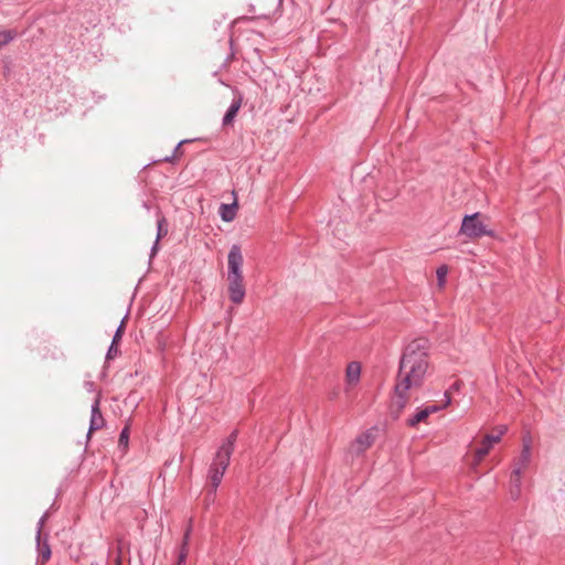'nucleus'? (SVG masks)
I'll use <instances>...</instances> for the list:
<instances>
[{
    "label": "nucleus",
    "instance_id": "19",
    "mask_svg": "<svg viewBox=\"0 0 565 565\" xmlns=\"http://www.w3.org/2000/svg\"><path fill=\"white\" fill-rule=\"evenodd\" d=\"M447 273H448V268L446 265H443L437 268L436 275H437V280H438L439 287H444Z\"/></svg>",
    "mask_w": 565,
    "mask_h": 565
},
{
    "label": "nucleus",
    "instance_id": "15",
    "mask_svg": "<svg viewBox=\"0 0 565 565\" xmlns=\"http://www.w3.org/2000/svg\"><path fill=\"white\" fill-rule=\"evenodd\" d=\"M507 426H500L497 434H488L483 438V444H497L507 431Z\"/></svg>",
    "mask_w": 565,
    "mask_h": 565
},
{
    "label": "nucleus",
    "instance_id": "28",
    "mask_svg": "<svg viewBox=\"0 0 565 565\" xmlns=\"http://www.w3.org/2000/svg\"><path fill=\"white\" fill-rule=\"evenodd\" d=\"M85 386H86L87 391H89V392H93L95 390V385L93 382H86Z\"/></svg>",
    "mask_w": 565,
    "mask_h": 565
},
{
    "label": "nucleus",
    "instance_id": "1",
    "mask_svg": "<svg viewBox=\"0 0 565 565\" xmlns=\"http://www.w3.org/2000/svg\"><path fill=\"white\" fill-rule=\"evenodd\" d=\"M428 341L418 338L409 342L402 354L397 382L395 384V405L402 411L407 403V392L419 387L428 369Z\"/></svg>",
    "mask_w": 565,
    "mask_h": 565
},
{
    "label": "nucleus",
    "instance_id": "4",
    "mask_svg": "<svg viewBox=\"0 0 565 565\" xmlns=\"http://www.w3.org/2000/svg\"><path fill=\"white\" fill-rule=\"evenodd\" d=\"M375 433L376 428H371L360 434L350 445L349 454L356 457L363 455L374 444Z\"/></svg>",
    "mask_w": 565,
    "mask_h": 565
},
{
    "label": "nucleus",
    "instance_id": "10",
    "mask_svg": "<svg viewBox=\"0 0 565 565\" xmlns=\"http://www.w3.org/2000/svg\"><path fill=\"white\" fill-rule=\"evenodd\" d=\"M439 409L437 406H428L416 412L414 416L407 419L409 427H415L420 422L425 420L430 414L436 413Z\"/></svg>",
    "mask_w": 565,
    "mask_h": 565
},
{
    "label": "nucleus",
    "instance_id": "25",
    "mask_svg": "<svg viewBox=\"0 0 565 565\" xmlns=\"http://www.w3.org/2000/svg\"><path fill=\"white\" fill-rule=\"evenodd\" d=\"M158 250H159V241L156 239L151 247V250H150V258H153L157 255Z\"/></svg>",
    "mask_w": 565,
    "mask_h": 565
},
{
    "label": "nucleus",
    "instance_id": "3",
    "mask_svg": "<svg viewBox=\"0 0 565 565\" xmlns=\"http://www.w3.org/2000/svg\"><path fill=\"white\" fill-rule=\"evenodd\" d=\"M480 213L465 215L461 222L460 233L471 239L482 236L493 237L494 232L487 227V225L480 220Z\"/></svg>",
    "mask_w": 565,
    "mask_h": 565
},
{
    "label": "nucleus",
    "instance_id": "7",
    "mask_svg": "<svg viewBox=\"0 0 565 565\" xmlns=\"http://www.w3.org/2000/svg\"><path fill=\"white\" fill-rule=\"evenodd\" d=\"M531 462V446L526 441L523 444L520 456L515 459L513 465V475H522L530 466Z\"/></svg>",
    "mask_w": 565,
    "mask_h": 565
},
{
    "label": "nucleus",
    "instance_id": "17",
    "mask_svg": "<svg viewBox=\"0 0 565 565\" xmlns=\"http://www.w3.org/2000/svg\"><path fill=\"white\" fill-rule=\"evenodd\" d=\"M166 217L164 216H159L158 220H157V237L156 239H158L160 242V239L166 236L168 234V228L166 227Z\"/></svg>",
    "mask_w": 565,
    "mask_h": 565
},
{
    "label": "nucleus",
    "instance_id": "27",
    "mask_svg": "<svg viewBox=\"0 0 565 565\" xmlns=\"http://www.w3.org/2000/svg\"><path fill=\"white\" fill-rule=\"evenodd\" d=\"M124 323H125V318L121 320V323L117 328L116 333H120L122 335V333H124Z\"/></svg>",
    "mask_w": 565,
    "mask_h": 565
},
{
    "label": "nucleus",
    "instance_id": "32",
    "mask_svg": "<svg viewBox=\"0 0 565 565\" xmlns=\"http://www.w3.org/2000/svg\"><path fill=\"white\" fill-rule=\"evenodd\" d=\"M183 142H185V141L183 140V141L178 142L175 150H178Z\"/></svg>",
    "mask_w": 565,
    "mask_h": 565
},
{
    "label": "nucleus",
    "instance_id": "30",
    "mask_svg": "<svg viewBox=\"0 0 565 565\" xmlns=\"http://www.w3.org/2000/svg\"><path fill=\"white\" fill-rule=\"evenodd\" d=\"M445 398H446V405L450 404L451 399L447 392L445 393Z\"/></svg>",
    "mask_w": 565,
    "mask_h": 565
},
{
    "label": "nucleus",
    "instance_id": "26",
    "mask_svg": "<svg viewBox=\"0 0 565 565\" xmlns=\"http://www.w3.org/2000/svg\"><path fill=\"white\" fill-rule=\"evenodd\" d=\"M122 335L120 333H116L113 337L111 343L117 344L121 340Z\"/></svg>",
    "mask_w": 565,
    "mask_h": 565
},
{
    "label": "nucleus",
    "instance_id": "6",
    "mask_svg": "<svg viewBox=\"0 0 565 565\" xmlns=\"http://www.w3.org/2000/svg\"><path fill=\"white\" fill-rule=\"evenodd\" d=\"M228 281V297L231 301L235 305H241L246 295V288L244 284V277L243 276H234V277H227Z\"/></svg>",
    "mask_w": 565,
    "mask_h": 565
},
{
    "label": "nucleus",
    "instance_id": "9",
    "mask_svg": "<svg viewBox=\"0 0 565 565\" xmlns=\"http://www.w3.org/2000/svg\"><path fill=\"white\" fill-rule=\"evenodd\" d=\"M99 403H100V396L98 394L96 396L93 405H92L90 424H89L88 434H90L92 431L100 429L104 426V424H105L103 414H102L100 408H99Z\"/></svg>",
    "mask_w": 565,
    "mask_h": 565
},
{
    "label": "nucleus",
    "instance_id": "21",
    "mask_svg": "<svg viewBox=\"0 0 565 565\" xmlns=\"http://www.w3.org/2000/svg\"><path fill=\"white\" fill-rule=\"evenodd\" d=\"M47 518H49V512H45V513L41 516V519L39 520V522H38L36 539H39V540H40V539H41V536H42V529H43V526H44V524H45V522H46Z\"/></svg>",
    "mask_w": 565,
    "mask_h": 565
},
{
    "label": "nucleus",
    "instance_id": "24",
    "mask_svg": "<svg viewBox=\"0 0 565 565\" xmlns=\"http://www.w3.org/2000/svg\"><path fill=\"white\" fill-rule=\"evenodd\" d=\"M191 531H192V524L190 522L188 529L184 532L182 545H189Z\"/></svg>",
    "mask_w": 565,
    "mask_h": 565
},
{
    "label": "nucleus",
    "instance_id": "14",
    "mask_svg": "<svg viewBox=\"0 0 565 565\" xmlns=\"http://www.w3.org/2000/svg\"><path fill=\"white\" fill-rule=\"evenodd\" d=\"M521 492V475H511L510 479V495L513 500L520 497Z\"/></svg>",
    "mask_w": 565,
    "mask_h": 565
},
{
    "label": "nucleus",
    "instance_id": "16",
    "mask_svg": "<svg viewBox=\"0 0 565 565\" xmlns=\"http://www.w3.org/2000/svg\"><path fill=\"white\" fill-rule=\"evenodd\" d=\"M17 36H18V32L15 30L0 31V49L8 45Z\"/></svg>",
    "mask_w": 565,
    "mask_h": 565
},
{
    "label": "nucleus",
    "instance_id": "18",
    "mask_svg": "<svg viewBox=\"0 0 565 565\" xmlns=\"http://www.w3.org/2000/svg\"><path fill=\"white\" fill-rule=\"evenodd\" d=\"M492 446H493V444H483L482 443L481 447H479L476 450V459L478 462L481 461L489 454Z\"/></svg>",
    "mask_w": 565,
    "mask_h": 565
},
{
    "label": "nucleus",
    "instance_id": "13",
    "mask_svg": "<svg viewBox=\"0 0 565 565\" xmlns=\"http://www.w3.org/2000/svg\"><path fill=\"white\" fill-rule=\"evenodd\" d=\"M236 209H237L236 202H234L232 204H225V203L221 204V206H220L221 218L225 222L233 221L236 216Z\"/></svg>",
    "mask_w": 565,
    "mask_h": 565
},
{
    "label": "nucleus",
    "instance_id": "20",
    "mask_svg": "<svg viewBox=\"0 0 565 565\" xmlns=\"http://www.w3.org/2000/svg\"><path fill=\"white\" fill-rule=\"evenodd\" d=\"M129 441V427L125 426L119 435V446L127 447Z\"/></svg>",
    "mask_w": 565,
    "mask_h": 565
},
{
    "label": "nucleus",
    "instance_id": "12",
    "mask_svg": "<svg viewBox=\"0 0 565 565\" xmlns=\"http://www.w3.org/2000/svg\"><path fill=\"white\" fill-rule=\"evenodd\" d=\"M38 542V553H39V562H41V565H45V563L51 558L52 552L50 544L47 542V539L42 541V537Z\"/></svg>",
    "mask_w": 565,
    "mask_h": 565
},
{
    "label": "nucleus",
    "instance_id": "29",
    "mask_svg": "<svg viewBox=\"0 0 565 565\" xmlns=\"http://www.w3.org/2000/svg\"><path fill=\"white\" fill-rule=\"evenodd\" d=\"M460 388V382H455L452 385H451V390H459Z\"/></svg>",
    "mask_w": 565,
    "mask_h": 565
},
{
    "label": "nucleus",
    "instance_id": "22",
    "mask_svg": "<svg viewBox=\"0 0 565 565\" xmlns=\"http://www.w3.org/2000/svg\"><path fill=\"white\" fill-rule=\"evenodd\" d=\"M118 353H119V350L117 348V344L111 343L110 347L108 348V351H107V354H106V359L107 360H111L115 356H117Z\"/></svg>",
    "mask_w": 565,
    "mask_h": 565
},
{
    "label": "nucleus",
    "instance_id": "8",
    "mask_svg": "<svg viewBox=\"0 0 565 565\" xmlns=\"http://www.w3.org/2000/svg\"><path fill=\"white\" fill-rule=\"evenodd\" d=\"M242 104H243V95L239 92H235V96L232 99V103L223 117V120H222L223 126H230L233 124L238 110L242 107Z\"/></svg>",
    "mask_w": 565,
    "mask_h": 565
},
{
    "label": "nucleus",
    "instance_id": "5",
    "mask_svg": "<svg viewBox=\"0 0 565 565\" xmlns=\"http://www.w3.org/2000/svg\"><path fill=\"white\" fill-rule=\"evenodd\" d=\"M244 258L239 245H232L227 255V277L243 276Z\"/></svg>",
    "mask_w": 565,
    "mask_h": 565
},
{
    "label": "nucleus",
    "instance_id": "2",
    "mask_svg": "<svg viewBox=\"0 0 565 565\" xmlns=\"http://www.w3.org/2000/svg\"><path fill=\"white\" fill-rule=\"evenodd\" d=\"M237 435L238 431L233 430L216 451L213 462L211 463L209 469V478L211 481V489L209 490V495L215 494L216 489L222 481V478L230 465L231 456L234 451Z\"/></svg>",
    "mask_w": 565,
    "mask_h": 565
},
{
    "label": "nucleus",
    "instance_id": "23",
    "mask_svg": "<svg viewBox=\"0 0 565 565\" xmlns=\"http://www.w3.org/2000/svg\"><path fill=\"white\" fill-rule=\"evenodd\" d=\"M188 554H189V545H182L181 544L180 552H179V555H178V558H180L181 563L183 561H186Z\"/></svg>",
    "mask_w": 565,
    "mask_h": 565
},
{
    "label": "nucleus",
    "instance_id": "11",
    "mask_svg": "<svg viewBox=\"0 0 565 565\" xmlns=\"http://www.w3.org/2000/svg\"><path fill=\"white\" fill-rule=\"evenodd\" d=\"M361 375V365L359 362H351L347 366L345 377L348 384H356Z\"/></svg>",
    "mask_w": 565,
    "mask_h": 565
},
{
    "label": "nucleus",
    "instance_id": "31",
    "mask_svg": "<svg viewBox=\"0 0 565 565\" xmlns=\"http://www.w3.org/2000/svg\"><path fill=\"white\" fill-rule=\"evenodd\" d=\"M185 564H186V561H183V562L181 563L180 558H178V561H177V565H185Z\"/></svg>",
    "mask_w": 565,
    "mask_h": 565
}]
</instances>
